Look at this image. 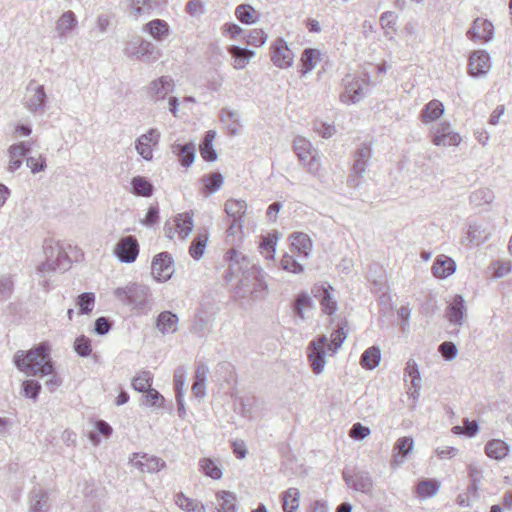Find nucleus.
<instances>
[{"mask_svg": "<svg viewBox=\"0 0 512 512\" xmlns=\"http://www.w3.org/2000/svg\"><path fill=\"white\" fill-rule=\"evenodd\" d=\"M17 369L28 376H47L53 373L54 366L49 355V345L45 342L29 351L18 350L13 357Z\"/></svg>", "mask_w": 512, "mask_h": 512, "instance_id": "nucleus-1", "label": "nucleus"}, {"mask_svg": "<svg viewBox=\"0 0 512 512\" xmlns=\"http://www.w3.org/2000/svg\"><path fill=\"white\" fill-rule=\"evenodd\" d=\"M113 294L117 300L133 310L142 311L147 306L150 289L146 285L129 283L124 287L116 288Z\"/></svg>", "mask_w": 512, "mask_h": 512, "instance_id": "nucleus-2", "label": "nucleus"}, {"mask_svg": "<svg viewBox=\"0 0 512 512\" xmlns=\"http://www.w3.org/2000/svg\"><path fill=\"white\" fill-rule=\"evenodd\" d=\"M293 150L308 173L314 176L319 175L321 169L320 154L309 140L302 136H296L293 140Z\"/></svg>", "mask_w": 512, "mask_h": 512, "instance_id": "nucleus-3", "label": "nucleus"}, {"mask_svg": "<svg viewBox=\"0 0 512 512\" xmlns=\"http://www.w3.org/2000/svg\"><path fill=\"white\" fill-rule=\"evenodd\" d=\"M343 91L340 94V101L346 105L360 102L367 95L369 83L366 76L348 74L342 80Z\"/></svg>", "mask_w": 512, "mask_h": 512, "instance_id": "nucleus-4", "label": "nucleus"}, {"mask_svg": "<svg viewBox=\"0 0 512 512\" xmlns=\"http://www.w3.org/2000/svg\"><path fill=\"white\" fill-rule=\"evenodd\" d=\"M124 52L127 57L144 61L146 63L155 62L160 57V52L156 46L141 37H134L126 44Z\"/></svg>", "mask_w": 512, "mask_h": 512, "instance_id": "nucleus-5", "label": "nucleus"}, {"mask_svg": "<svg viewBox=\"0 0 512 512\" xmlns=\"http://www.w3.org/2000/svg\"><path fill=\"white\" fill-rule=\"evenodd\" d=\"M48 97L43 85L36 80H30L23 98L24 107L34 115H42L45 112Z\"/></svg>", "mask_w": 512, "mask_h": 512, "instance_id": "nucleus-6", "label": "nucleus"}, {"mask_svg": "<svg viewBox=\"0 0 512 512\" xmlns=\"http://www.w3.org/2000/svg\"><path fill=\"white\" fill-rule=\"evenodd\" d=\"M326 349H328L327 337L324 335L312 340L308 345L307 356L311 369L315 374H320L324 370L326 365Z\"/></svg>", "mask_w": 512, "mask_h": 512, "instance_id": "nucleus-7", "label": "nucleus"}, {"mask_svg": "<svg viewBox=\"0 0 512 512\" xmlns=\"http://www.w3.org/2000/svg\"><path fill=\"white\" fill-rule=\"evenodd\" d=\"M271 61L280 69H287L294 62V53L285 40L277 38L271 45Z\"/></svg>", "mask_w": 512, "mask_h": 512, "instance_id": "nucleus-8", "label": "nucleus"}, {"mask_svg": "<svg viewBox=\"0 0 512 512\" xmlns=\"http://www.w3.org/2000/svg\"><path fill=\"white\" fill-rule=\"evenodd\" d=\"M114 254L122 263H133L139 254V244L134 236H124L115 246Z\"/></svg>", "mask_w": 512, "mask_h": 512, "instance_id": "nucleus-9", "label": "nucleus"}, {"mask_svg": "<svg viewBox=\"0 0 512 512\" xmlns=\"http://www.w3.org/2000/svg\"><path fill=\"white\" fill-rule=\"evenodd\" d=\"M129 463L142 473H157L166 467L164 460L145 453H133L129 459Z\"/></svg>", "mask_w": 512, "mask_h": 512, "instance_id": "nucleus-10", "label": "nucleus"}, {"mask_svg": "<svg viewBox=\"0 0 512 512\" xmlns=\"http://www.w3.org/2000/svg\"><path fill=\"white\" fill-rule=\"evenodd\" d=\"M151 271L154 278L159 282H165L174 273L173 261L168 252L157 254L152 261Z\"/></svg>", "mask_w": 512, "mask_h": 512, "instance_id": "nucleus-11", "label": "nucleus"}, {"mask_svg": "<svg viewBox=\"0 0 512 512\" xmlns=\"http://www.w3.org/2000/svg\"><path fill=\"white\" fill-rule=\"evenodd\" d=\"M174 87V80L170 76H161L151 81L145 89L149 98L158 102L164 100L169 93L173 92Z\"/></svg>", "mask_w": 512, "mask_h": 512, "instance_id": "nucleus-12", "label": "nucleus"}, {"mask_svg": "<svg viewBox=\"0 0 512 512\" xmlns=\"http://www.w3.org/2000/svg\"><path fill=\"white\" fill-rule=\"evenodd\" d=\"M445 316L451 325L461 327L467 316V307L462 295L456 294L446 307Z\"/></svg>", "mask_w": 512, "mask_h": 512, "instance_id": "nucleus-13", "label": "nucleus"}, {"mask_svg": "<svg viewBox=\"0 0 512 512\" xmlns=\"http://www.w3.org/2000/svg\"><path fill=\"white\" fill-rule=\"evenodd\" d=\"M45 260L54 264L56 270L62 272L70 267V259L61 245L58 243H49L44 246Z\"/></svg>", "mask_w": 512, "mask_h": 512, "instance_id": "nucleus-14", "label": "nucleus"}, {"mask_svg": "<svg viewBox=\"0 0 512 512\" xmlns=\"http://www.w3.org/2000/svg\"><path fill=\"white\" fill-rule=\"evenodd\" d=\"M466 35L472 41L489 42L494 37V26L491 21L478 17L473 21Z\"/></svg>", "mask_w": 512, "mask_h": 512, "instance_id": "nucleus-15", "label": "nucleus"}, {"mask_svg": "<svg viewBox=\"0 0 512 512\" xmlns=\"http://www.w3.org/2000/svg\"><path fill=\"white\" fill-rule=\"evenodd\" d=\"M160 133L157 129H150L147 133L142 134L137 140L135 148L139 155L145 160H151L153 157L152 146L158 144Z\"/></svg>", "mask_w": 512, "mask_h": 512, "instance_id": "nucleus-16", "label": "nucleus"}, {"mask_svg": "<svg viewBox=\"0 0 512 512\" xmlns=\"http://www.w3.org/2000/svg\"><path fill=\"white\" fill-rule=\"evenodd\" d=\"M30 151L31 142L29 141L12 144L8 148V171L12 173L17 171L23 164V158L26 157Z\"/></svg>", "mask_w": 512, "mask_h": 512, "instance_id": "nucleus-17", "label": "nucleus"}, {"mask_svg": "<svg viewBox=\"0 0 512 512\" xmlns=\"http://www.w3.org/2000/svg\"><path fill=\"white\" fill-rule=\"evenodd\" d=\"M212 325V314H209L207 311L201 308L198 310V312L195 314L192 320L190 332L196 335L197 337L203 338L208 336L209 333L212 331Z\"/></svg>", "mask_w": 512, "mask_h": 512, "instance_id": "nucleus-18", "label": "nucleus"}, {"mask_svg": "<svg viewBox=\"0 0 512 512\" xmlns=\"http://www.w3.org/2000/svg\"><path fill=\"white\" fill-rule=\"evenodd\" d=\"M469 74L473 77L485 75L490 69V56L484 50L472 52L469 57Z\"/></svg>", "mask_w": 512, "mask_h": 512, "instance_id": "nucleus-19", "label": "nucleus"}, {"mask_svg": "<svg viewBox=\"0 0 512 512\" xmlns=\"http://www.w3.org/2000/svg\"><path fill=\"white\" fill-rule=\"evenodd\" d=\"M291 252L297 253V257L301 260L307 259L312 250V241L310 237L302 232H294L290 236Z\"/></svg>", "mask_w": 512, "mask_h": 512, "instance_id": "nucleus-20", "label": "nucleus"}, {"mask_svg": "<svg viewBox=\"0 0 512 512\" xmlns=\"http://www.w3.org/2000/svg\"><path fill=\"white\" fill-rule=\"evenodd\" d=\"M343 476L346 484L356 491L368 493L373 487V481L367 472L357 471L353 474L344 472Z\"/></svg>", "mask_w": 512, "mask_h": 512, "instance_id": "nucleus-21", "label": "nucleus"}, {"mask_svg": "<svg viewBox=\"0 0 512 512\" xmlns=\"http://www.w3.org/2000/svg\"><path fill=\"white\" fill-rule=\"evenodd\" d=\"M413 445L414 442L411 437H402L397 440L394 446V453L390 461L392 468H397L405 462L408 454L413 449Z\"/></svg>", "mask_w": 512, "mask_h": 512, "instance_id": "nucleus-22", "label": "nucleus"}, {"mask_svg": "<svg viewBox=\"0 0 512 512\" xmlns=\"http://www.w3.org/2000/svg\"><path fill=\"white\" fill-rule=\"evenodd\" d=\"M171 151L178 157V160L183 167H190L195 160L196 147L192 142L183 144L175 142L171 146Z\"/></svg>", "mask_w": 512, "mask_h": 512, "instance_id": "nucleus-23", "label": "nucleus"}, {"mask_svg": "<svg viewBox=\"0 0 512 512\" xmlns=\"http://www.w3.org/2000/svg\"><path fill=\"white\" fill-rule=\"evenodd\" d=\"M178 323L179 318L175 313L163 311L157 316L156 328L163 335L174 334L178 330Z\"/></svg>", "mask_w": 512, "mask_h": 512, "instance_id": "nucleus-24", "label": "nucleus"}, {"mask_svg": "<svg viewBox=\"0 0 512 512\" xmlns=\"http://www.w3.org/2000/svg\"><path fill=\"white\" fill-rule=\"evenodd\" d=\"M209 368L206 364H199L195 371L192 394L195 398L203 399L206 396V381Z\"/></svg>", "mask_w": 512, "mask_h": 512, "instance_id": "nucleus-25", "label": "nucleus"}, {"mask_svg": "<svg viewBox=\"0 0 512 512\" xmlns=\"http://www.w3.org/2000/svg\"><path fill=\"white\" fill-rule=\"evenodd\" d=\"M144 33H148L154 40L163 41L169 35V25L162 19H154L142 28Z\"/></svg>", "mask_w": 512, "mask_h": 512, "instance_id": "nucleus-26", "label": "nucleus"}, {"mask_svg": "<svg viewBox=\"0 0 512 512\" xmlns=\"http://www.w3.org/2000/svg\"><path fill=\"white\" fill-rule=\"evenodd\" d=\"M455 270V261L452 258L446 257L444 255L437 257L432 266V273L437 278H446L452 275Z\"/></svg>", "mask_w": 512, "mask_h": 512, "instance_id": "nucleus-27", "label": "nucleus"}, {"mask_svg": "<svg viewBox=\"0 0 512 512\" xmlns=\"http://www.w3.org/2000/svg\"><path fill=\"white\" fill-rule=\"evenodd\" d=\"M77 25V18L73 11L68 10L64 12L57 20L55 31L58 37L63 38L69 34Z\"/></svg>", "mask_w": 512, "mask_h": 512, "instance_id": "nucleus-28", "label": "nucleus"}, {"mask_svg": "<svg viewBox=\"0 0 512 512\" xmlns=\"http://www.w3.org/2000/svg\"><path fill=\"white\" fill-rule=\"evenodd\" d=\"M48 511V493L42 489H34L29 496L28 512H47Z\"/></svg>", "mask_w": 512, "mask_h": 512, "instance_id": "nucleus-29", "label": "nucleus"}, {"mask_svg": "<svg viewBox=\"0 0 512 512\" xmlns=\"http://www.w3.org/2000/svg\"><path fill=\"white\" fill-rule=\"evenodd\" d=\"M509 451V445L500 439H492L485 445V453L491 459L502 460L508 455Z\"/></svg>", "mask_w": 512, "mask_h": 512, "instance_id": "nucleus-30", "label": "nucleus"}, {"mask_svg": "<svg viewBox=\"0 0 512 512\" xmlns=\"http://www.w3.org/2000/svg\"><path fill=\"white\" fill-rule=\"evenodd\" d=\"M214 512H236V496L229 491L217 492Z\"/></svg>", "mask_w": 512, "mask_h": 512, "instance_id": "nucleus-31", "label": "nucleus"}, {"mask_svg": "<svg viewBox=\"0 0 512 512\" xmlns=\"http://www.w3.org/2000/svg\"><path fill=\"white\" fill-rule=\"evenodd\" d=\"M229 53L233 58V67L238 70L244 69L255 55L254 51L235 45L229 48Z\"/></svg>", "mask_w": 512, "mask_h": 512, "instance_id": "nucleus-32", "label": "nucleus"}, {"mask_svg": "<svg viewBox=\"0 0 512 512\" xmlns=\"http://www.w3.org/2000/svg\"><path fill=\"white\" fill-rule=\"evenodd\" d=\"M173 225L177 230V234L181 239H186L193 229V217L189 212L178 214Z\"/></svg>", "mask_w": 512, "mask_h": 512, "instance_id": "nucleus-33", "label": "nucleus"}, {"mask_svg": "<svg viewBox=\"0 0 512 512\" xmlns=\"http://www.w3.org/2000/svg\"><path fill=\"white\" fill-rule=\"evenodd\" d=\"M444 113L443 103L439 100H432L428 102L421 111V120L424 123H429L437 120Z\"/></svg>", "mask_w": 512, "mask_h": 512, "instance_id": "nucleus-34", "label": "nucleus"}, {"mask_svg": "<svg viewBox=\"0 0 512 512\" xmlns=\"http://www.w3.org/2000/svg\"><path fill=\"white\" fill-rule=\"evenodd\" d=\"M200 471L207 477L213 480H219L222 478L223 472L220 465L211 458H201L198 462Z\"/></svg>", "mask_w": 512, "mask_h": 512, "instance_id": "nucleus-35", "label": "nucleus"}, {"mask_svg": "<svg viewBox=\"0 0 512 512\" xmlns=\"http://www.w3.org/2000/svg\"><path fill=\"white\" fill-rule=\"evenodd\" d=\"M175 504L186 512H206L205 506L201 502L187 497L182 492L175 495Z\"/></svg>", "mask_w": 512, "mask_h": 512, "instance_id": "nucleus-36", "label": "nucleus"}, {"mask_svg": "<svg viewBox=\"0 0 512 512\" xmlns=\"http://www.w3.org/2000/svg\"><path fill=\"white\" fill-rule=\"evenodd\" d=\"M220 120L231 135H236L239 132L241 125L237 112L224 108L220 112Z\"/></svg>", "mask_w": 512, "mask_h": 512, "instance_id": "nucleus-37", "label": "nucleus"}, {"mask_svg": "<svg viewBox=\"0 0 512 512\" xmlns=\"http://www.w3.org/2000/svg\"><path fill=\"white\" fill-rule=\"evenodd\" d=\"M300 503V492L297 488H289L282 494V508L284 512H296Z\"/></svg>", "mask_w": 512, "mask_h": 512, "instance_id": "nucleus-38", "label": "nucleus"}, {"mask_svg": "<svg viewBox=\"0 0 512 512\" xmlns=\"http://www.w3.org/2000/svg\"><path fill=\"white\" fill-rule=\"evenodd\" d=\"M333 288L331 286L323 287L318 290V297L324 313L332 315L337 310V303L332 296Z\"/></svg>", "mask_w": 512, "mask_h": 512, "instance_id": "nucleus-39", "label": "nucleus"}, {"mask_svg": "<svg viewBox=\"0 0 512 512\" xmlns=\"http://www.w3.org/2000/svg\"><path fill=\"white\" fill-rule=\"evenodd\" d=\"M226 214L237 220H242L247 210V204L244 200L228 199L224 205Z\"/></svg>", "mask_w": 512, "mask_h": 512, "instance_id": "nucleus-40", "label": "nucleus"}, {"mask_svg": "<svg viewBox=\"0 0 512 512\" xmlns=\"http://www.w3.org/2000/svg\"><path fill=\"white\" fill-rule=\"evenodd\" d=\"M201 181L204 184L203 190L206 195H210L218 191L223 183H224V177L219 172H214L211 174L204 175L201 178Z\"/></svg>", "mask_w": 512, "mask_h": 512, "instance_id": "nucleus-41", "label": "nucleus"}, {"mask_svg": "<svg viewBox=\"0 0 512 512\" xmlns=\"http://www.w3.org/2000/svg\"><path fill=\"white\" fill-rule=\"evenodd\" d=\"M320 60V52L316 49L306 48L301 56L302 68L300 70L302 75L310 72Z\"/></svg>", "mask_w": 512, "mask_h": 512, "instance_id": "nucleus-42", "label": "nucleus"}, {"mask_svg": "<svg viewBox=\"0 0 512 512\" xmlns=\"http://www.w3.org/2000/svg\"><path fill=\"white\" fill-rule=\"evenodd\" d=\"M128 11L131 16L138 19L144 15H150L152 5L150 0H128Z\"/></svg>", "mask_w": 512, "mask_h": 512, "instance_id": "nucleus-43", "label": "nucleus"}, {"mask_svg": "<svg viewBox=\"0 0 512 512\" xmlns=\"http://www.w3.org/2000/svg\"><path fill=\"white\" fill-rule=\"evenodd\" d=\"M132 193L137 196L150 197L153 194V185L142 176L133 177L131 180Z\"/></svg>", "mask_w": 512, "mask_h": 512, "instance_id": "nucleus-44", "label": "nucleus"}, {"mask_svg": "<svg viewBox=\"0 0 512 512\" xmlns=\"http://www.w3.org/2000/svg\"><path fill=\"white\" fill-rule=\"evenodd\" d=\"M381 351L379 347L372 346L364 351L361 356L360 364L363 368L373 369L380 363Z\"/></svg>", "mask_w": 512, "mask_h": 512, "instance_id": "nucleus-45", "label": "nucleus"}, {"mask_svg": "<svg viewBox=\"0 0 512 512\" xmlns=\"http://www.w3.org/2000/svg\"><path fill=\"white\" fill-rule=\"evenodd\" d=\"M207 242H208V233L207 232L198 234L193 239V241L189 247L190 256L195 260H199L205 252Z\"/></svg>", "mask_w": 512, "mask_h": 512, "instance_id": "nucleus-46", "label": "nucleus"}, {"mask_svg": "<svg viewBox=\"0 0 512 512\" xmlns=\"http://www.w3.org/2000/svg\"><path fill=\"white\" fill-rule=\"evenodd\" d=\"M440 483L436 479H423L417 485V493L420 498H429L437 494Z\"/></svg>", "mask_w": 512, "mask_h": 512, "instance_id": "nucleus-47", "label": "nucleus"}, {"mask_svg": "<svg viewBox=\"0 0 512 512\" xmlns=\"http://www.w3.org/2000/svg\"><path fill=\"white\" fill-rule=\"evenodd\" d=\"M470 203L474 206H482L490 204L494 199V193L489 188H480L471 193Z\"/></svg>", "mask_w": 512, "mask_h": 512, "instance_id": "nucleus-48", "label": "nucleus"}, {"mask_svg": "<svg viewBox=\"0 0 512 512\" xmlns=\"http://www.w3.org/2000/svg\"><path fill=\"white\" fill-rule=\"evenodd\" d=\"M153 376L150 371L139 372L132 380L133 388L138 392H145L151 388Z\"/></svg>", "mask_w": 512, "mask_h": 512, "instance_id": "nucleus-49", "label": "nucleus"}, {"mask_svg": "<svg viewBox=\"0 0 512 512\" xmlns=\"http://www.w3.org/2000/svg\"><path fill=\"white\" fill-rule=\"evenodd\" d=\"M397 314V325L403 335H407L409 332V320L411 316V309L408 305H403L396 311Z\"/></svg>", "mask_w": 512, "mask_h": 512, "instance_id": "nucleus-50", "label": "nucleus"}, {"mask_svg": "<svg viewBox=\"0 0 512 512\" xmlns=\"http://www.w3.org/2000/svg\"><path fill=\"white\" fill-rule=\"evenodd\" d=\"M280 265L282 269L294 274H299L304 270L303 265L295 259L294 255L284 254L280 261Z\"/></svg>", "mask_w": 512, "mask_h": 512, "instance_id": "nucleus-51", "label": "nucleus"}, {"mask_svg": "<svg viewBox=\"0 0 512 512\" xmlns=\"http://www.w3.org/2000/svg\"><path fill=\"white\" fill-rule=\"evenodd\" d=\"M77 305L81 314L90 313L95 305V295L91 292L80 294L77 298Z\"/></svg>", "mask_w": 512, "mask_h": 512, "instance_id": "nucleus-52", "label": "nucleus"}, {"mask_svg": "<svg viewBox=\"0 0 512 512\" xmlns=\"http://www.w3.org/2000/svg\"><path fill=\"white\" fill-rule=\"evenodd\" d=\"M74 350L81 357L89 356L92 351L91 340L84 335L77 337L74 341Z\"/></svg>", "mask_w": 512, "mask_h": 512, "instance_id": "nucleus-53", "label": "nucleus"}, {"mask_svg": "<svg viewBox=\"0 0 512 512\" xmlns=\"http://www.w3.org/2000/svg\"><path fill=\"white\" fill-rule=\"evenodd\" d=\"M255 13L252 6L248 4H241L237 6L235 15L237 19L245 24H251L254 22L253 14Z\"/></svg>", "mask_w": 512, "mask_h": 512, "instance_id": "nucleus-54", "label": "nucleus"}, {"mask_svg": "<svg viewBox=\"0 0 512 512\" xmlns=\"http://www.w3.org/2000/svg\"><path fill=\"white\" fill-rule=\"evenodd\" d=\"M461 137L458 133L450 131L445 137L433 136L432 143L436 146H456L460 143Z\"/></svg>", "mask_w": 512, "mask_h": 512, "instance_id": "nucleus-55", "label": "nucleus"}, {"mask_svg": "<svg viewBox=\"0 0 512 512\" xmlns=\"http://www.w3.org/2000/svg\"><path fill=\"white\" fill-rule=\"evenodd\" d=\"M26 165L28 168H30L31 172L33 174L39 173L41 171H44L47 167L46 163V157L42 154H39L38 156H30L26 158Z\"/></svg>", "mask_w": 512, "mask_h": 512, "instance_id": "nucleus-56", "label": "nucleus"}, {"mask_svg": "<svg viewBox=\"0 0 512 512\" xmlns=\"http://www.w3.org/2000/svg\"><path fill=\"white\" fill-rule=\"evenodd\" d=\"M186 380V370L183 366L174 371V387L176 396H184V386Z\"/></svg>", "mask_w": 512, "mask_h": 512, "instance_id": "nucleus-57", "label": "nucleus"}, {"mask_svg": "<svg viewBox=\"0 0 512 512\" xmlns=\"http://www.w3.org/2000/svg\"><path fill=\"white\" fill-rule=\"evenodd\" d=\"M23 393L26 397L36 400L41 390V385L35 380H25L22 383Z\"/></svg>", "mask_w": 512, "mask_h": 512, "instance_id": "nucleus-58", "label": "nucleus"}, {"mask_svg": "<svg viewBox=\"0 0 512 512\" xmlns=\"http://www.w3.org/2000/svg\"><path fill=\"white\" fill-rule=\"evenodd\" d=\"M267 34L261 29H253L247 35V44L255 47H260L265 44Z\"/></svg>", "mask_w": 512, "mask_h": 512, "instance_id": "nucleus-59", "label": "nucleus"}, {"mask_svg": "<svg viewBox=\"0 0 512 512\" xmlns=\"http://www.w3.org/2000/svg\"><path fill=\"white\" fill-rule=\"evenodd\" d=\"M276 239L271 236L263 238L259 248L260 252L267 258L273 259L276 251Z\"/></svg>", "mask_w": 512, "mask_h": 512, "instance_id": "nucleus-60", "label": "nucleus"}, {"mask_svg": "<svg viewBox=\"0 0 512 512\" xmlns=\"http://www.w3.org/2000/svg\"><path fill=\"white\" fill-rule=\"evenodd\" d=\"M312 302L310 297L307 294H300L298 295L295 304H294V312L295 314L300 317L304 318V310L311 307Z\"/></svg>", "mask_w": 512, "mask_h": 512, "instance_id": "nucleus-61", "label": "nucleus"}, {"mask_svg": "<svg viewBox=\"0 0 512 512\" xmlns=\"http://www.w3.org/2000/svg\"><path fill=\"white\" fill-rule=\"evenodd\" d=\"M438 351L446 361L453 360L458 353V349L453 342L445 341L439 345Z\"/></svg>", "mask_w": 512, "mask_h": 512, "instance_id": "nucleus-62", "label": "nucleus"}, {"mask_svg": "<svg viewBox=\"0 0 512 512\" xmlns=\"http://www.w3.org/2000/svg\"><path fill=\"white\" fill-rule=\"evenodd\" d=\"M346 339V333L343 328H339L332 334L330 343L327 342V348L332 353H335L343 344Z\"/></svg>", "mask_w": 512, "mask_h": 512, "instance_id": "nucleus-63", "label": "nucleus"}, {"mask_svg": "<svg viewBox=\"0 0 512 512\" xmlns=\"http://www.w3.org/2000/svg\"><path fill=\"white\" fill-rule=\"evenodd\" d=\"M370 434V429L361 423H355L352 425L349 436L354 440H363Z\"/></svg>", "mask_w": 512, "mask_h": 512, "instance_id": "nucleus-64", "label": "nucleus"}]
</instances>
